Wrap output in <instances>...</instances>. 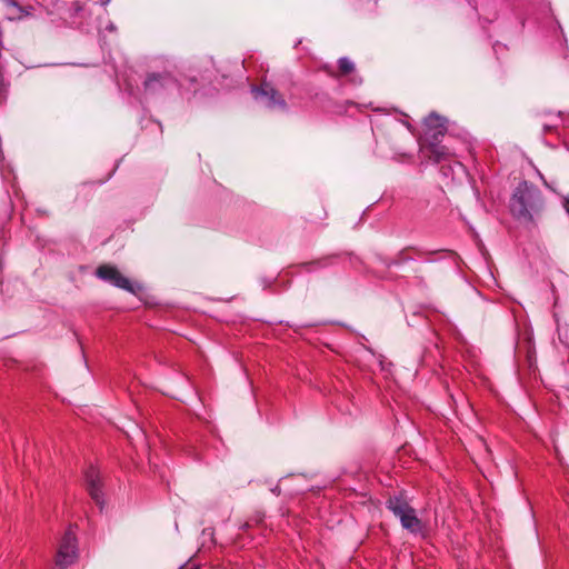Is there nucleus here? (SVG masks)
I'll list each match as a JSON object with an SVG mask.
<instances>
[{"mask_svg": "<svg viewBox=\"0 0 569 569\" xmlns=\"http://www.w3.org/2000/svg\"><path fill=\"white\" fill-rule=\"evenodd\" d=\"M87 489L92 500L100 507L103 506V492L100 480V472L97 468L90 467L84 473Z\"/></svg>", "mask_w": 569, "mask_h": 569, "instance_id": "obj_7", "label": "nucleus"}, {"mask_svg": "<svg viewBox=\"0 0 569 569\" xmlns=\"http://www.w3.org/2000/svg\"><path fill=\"white\" fill-rule=\"evenodd\" d=\"M339 69L342 74L351 73L355 70V63L346 57L340 58L339 59Z\"/></svg>", "mask_w": 569, "mask_h": 569, "instance_id": "obj_8", "label": "nucleus"}, {"mask_svg": "<svg viewBox=\"0 0 569 569\" xmlns=\"http://www.w3.org/2000/svg\"><path fill=\"white\" fill-rule=\"evenodd\" d=\"M254 99H264L266 106L270 109L279 107L286 108L284 99L278 93V91L268 82H263L260 88H252Z\"/></svg>", "mask_w": 569, "mask_h": 569, "instance_id": "obj_6", "label": "nucleus"}, {"mask_svg": "<svg viewBox=\"0 0 569 569\" xmlns=\"http://www.w3.org/2000/svg\"><path fill=\"white\" fill-rule=\"evenodd\" d=\"M12 6L18 8L20 11H22V9L20 7H18V4L16 2H12Z\"/></svg>", "mask_w": 569, "mask_h": 569, "instance_id": "obj_12", "label": "nucleus"}, {"mask_svg": "<svg viewBox=\"0 0 569 569\" xmlns=\"http://www.w3.org/2000/svg\"><path fill=\"white\" fill-rule=\"evenodd\" d=\"M96 274L98 278L107 282H110L111 284L118 288L124 289L130 292L133 291L130 280L123 277L116 267L109 264L100 266L97 269Z\"/></svg>", "mask_w": 569, "mask_h": 569, "instance_id": "obj_5", "label": "nucleus"}, {"mask_svg": "<svg viewBox=\"0 0 569 569\" xmlns=\"http://www.w3.org/2000/svg\"><path fill=\"white\" fill-rule=\"evenodd\" d=\"M111 0H100L101 6H108Z\"/></svg>", "mask_w": 569, "mask_h": 569, "instance_id": "obj_11", "label": "nucleus"}, {"mask_svg": "<svg viewBox=\"0 0 569 569\" xmlns=\"http://www.w3.org/2000/svg\"><path fill=\"white\" fill-rule=\"evenodd\" d=\"M161 77L159 74H151L144 81V88L149 91H156L158 88V84H160Z\"/></svg>", "mask_w": 569, "mask_h": 569, "instance_id": "obj_9", "label": "nucleus"}, {"mask_svg": "<svg viewBox=\"0 0 569 569\" xmlns=\"http://www.w3.org/2000/svg\"><path fill=\"white\" fill-rule=\"evenodd\" d=\"M78 559V545L76 532L72 528H69L61 541L59 542L57 556H56V566L59 569H67L70 565H72Z\"/></svg>", "mask_w": 569, "mask_h": 569, "instance_id": "obj_4", "label": "nucleus"}, {"mask_svg": "<svg viewBox=\"0 0 569 569\" xmlns=\"http://www.w3.org/2000/svg\"><path fill=\"white\" fill-rule=\"evenodd\" d=\"M545 201L540 190L527 181L520 182L510 199L511 212L521 219L531 221L543 208Z\"/></svg>", "mask_w": 569, "mask_h": 569, "instance_id": "obj_1", "label": "nucleus"}, {"mask_svg": "<svg viewBox=\"0 0 569 569\" xmlns=\"http://www.w3.org/2000/svg\"><path fill=\"white\" fill-rule=\"evenodd\" d=\"M563 209L569 212V196L563 198L562 202Z\"/></svg>", "mask_w": 569, "mask_h": 569, "instance_id": "obj_10", "label": "nucleus"}, {"mask_svg": "<svg viewBox=\"0 0 569 569\" xmlns=\"http://www.w3.org/2000/svg\"><path fill=\"white\" fill-rule=\"evenodd\" d=\"M423 124L425 137L429 140L430 154L433 157L435 161L439 162L448 154L446 148L436 142L439 137H443L447 131L446 120L436 113H431L425 119Z\"/></svg>", "mask_w": 569, "mask_h": 569, "instance_id": "obj_2", "label": "nucleus"}, {"mask_svg": "<svg viewBox=\"0 0 569 569\" xmlns=\"http://www.w3.org/2000/svg\"><path fill=\"white\" fill-rule=\"evenodd\" d=\"M387 508L399 518L401 526L412 533L420 532L422 525L416 515V510L401 496L390 497Z\"/></svg>", "mask_w": 569, "mask_h": 569, "instance_id": "obj_3", "label": "nucleus"}]
</instances>
